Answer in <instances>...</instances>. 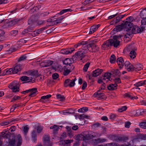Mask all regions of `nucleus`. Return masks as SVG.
<instances>
[{
  "label": "nucleus",
  "instance_id": "obj_1",
  "mask_svg": "<svg viewBox=\"0 0 146 146\" xmlns=\"http://www.w3.org/2000/svg\"><path fill=\"white\" fill-rule=\"evenodd\" d=\"M118 38L117 36H114L113 39L106 41L102 45V49L104 50L108 49L112 46H113L115 47H117L120 44L119 41L118 40Z\"/></svg>",
  "mask_w": 146,
  "mask_h": 146
},
{
  "label": "nucleus",
  "instance_id": "obj_2",
  "mask_svg": "<svg viewBox=\"0 0 146 146\" xmlns=\"http://www.w3.org/2000/svg\"><path fill=\"white\" fill-rule=\"evenodd\" d=\"M30 75L31 76L29 77L26 76H23L20 79L22 81L24 82V83H33L36 77L37 74L34 72H33L31 73Z\"/></svg>",
  "mask_w": 146,
  "mask_h": 146
},
{
  "label": "nucleus",
  "instance_id": "obj_3",
  "mask_svg": "<svg viewBox=\"0 0 146 146\" xmlns=\"http://www.w3.org/2000/svg\"><path fill=\"white\" fill-rule=\"evenodd\" d=\"M21 69V65L20 64H17L14 68H10L9 70H5L4 71V74L8 75L12 74H16L20 71Z\"/></svg>",
  "mask_w": 146,
  "mask_h": 146
},
{
  "label": "nucleus",
  "instance_id": "obj_4",
  "mask_svg": "<svg viewBox=\"0 0 146 146\" xmlns=\"http://www.w3.org/2000/svg\"><path fill=\"white\" fill-rule=\"evenodd\" d=\"M87 48L84 45H82V49H80L78 52L75 53V55L76 56V57L78 58L81 60H82L85 56L86 54L88 52L86 50Z\"/></svg>",
  "mask_w": 146,
  "mask_h": 146
},
{
  "label": "nucleus",
  "instance_id": "obj_5",
  "mask_svg": "<svg viewBox=\"0 0 146 146\" xmlns=\"http://www.w3.org/2000/svg\"><path fill=\"white\" fill-rule=\"evenodd\" d=\"M87 47L86 50L88 51L91 52H96L98 51L99 47L94 43H90L84 44Z\"/></svg>",
  "mask_w": 146,
  "mask_h": 146
},
{
  "label": "nucleus",
  "instance_id": "obj_6",
  "mask_svg": "<svg viewBox=\"0 0 146 146\" xmlns=\"http://www.w3.org/2000/svg\"><path fill=\"white\" fill-rule=\"evenodd\" d=\"M84 140H86L93 138L96 136L95 133L91 131H86L83 133Z\"/></svg>",
  "mask_w": 146,
  "mask_h": 146
},
{
  "label": "nucleus",
  "instance_id": "obj_7",
  "mask_svg": "<svg viewBox=\"0 0 146 146\" xmlns=\"http://www.w3.org/2000/svg\"><path fill=\"white\" fill-rule=\"evenodd\" d=\"M133 20V17H129L126 19V21L124 23L127 29L126 30V31H129V29L132 26V24L131 22Z\"/></svg>",
  "mask_w": 146,
  "mask_h": 146
},
{
  "label": "nucleus",
  "instance_id": "obj_8",
  "mask_svg": "<svg viewBox=\"0 0 146 146\" xmlns=\"http://www.w3.org/2000/svg\"><path fill=\"white\" fill-rule=\"evenodd\" d=\"M76 80V78L72 80H70L69 79L66 80L64 82V86L66 87L69 86L70 87L74 86L75 84V82Z\"/></svg>",
  "mask_w": 146,
  "mask_h": 146
},
{
  "label": "nucleus",
  "instance_id": "obj_9",
  "mask_svg": "<svg viewBox=\"0 0 146 146\" xmlns=\"http://www.w3.org/2000/svg\"><path fill=\"white\" fill-rule=\"evenodd\" d=\"M125 68L128 71H132L134 70V66L131 64L129 61H126L125 63Z\"/></svg>",
  "mask_w": 146,
  "mask_h": 146
},
{
  "label": "nucleus",
  "instance_id": "obj_10",
  "mask_svg": "<svg viewBox=\"0 0 146 146\" xmlns=\"http://www.w3.org/2000/svg\"><path fill=\"white\" fill-rule=\"evenodd\" d=\"M100 90H98L97 92L94 93V96L98 100L102 99H105L106 98L104 94L100 92Z\"/></svg>",
  "mask_w": 146,
  "mask_h": 146
},
{
  "label": "nucleus",
  "instance_id": "obj_11",
  "mask_svg": "<svg viewBox=\"0 0 146 146\" xmlns=\"http://www.w3.org/2000/svg\"><path fill=\"white\" fill-rule=\"evenodd\" d=\"M144 112V109H139L131 111V114L133 116H137L142 115V113Z\"/></svg>",
  "mask_w": 146,
  "mask_h": 146
},
{
  "label": "nucleus",
  "instance_id": "obj_12",
  "mask_svg": "<svg viewBox=\"0 0 146 146\" xmlns=\"http://www.w3.org/2000/svg\"><path fill=\"white\" fill-rule=\"evenodd\" d=\"M9 87L12 90L13 92H19V88L14 83H11L9 86Z\"/></svg>",
  "mask_w": 146,
  "mask_h": 146
},
{
  "label": "nucleus",
  "instance_id": "obj_13",
  "mask_svg": "<svg viewBox=\"0 0 146 146\" xmlns=\"http://www.w3.org/2000/svg\"><path fill=\"white\" fill-rule=\"evenodd\" d=\"M19 20L18 19H13L11 20L10 21H9V22L7 23V25L9 27H11L13 26L14 25L16 24Z\"/></svg>",
  "mask_w": 146,
  "mask_h": 146
},
{
  "label": "nucleus",
  "instance_id": "obj_14",
  "mask_svg": "<svg viewBox=\"0 0 146 146\" xmlns=\"http://www.w3.org/2000/svg\"><path fill=\"white\" fill-rule=\"evenodd\" d=\"M117 62L119 68H121L123 67L124 63L122 58L120 57L118 58Z\"/></svg>",
  "mask_w": 146,
  "mask_h": 146
},
{
  "label": "nucleus",
  "instance_id": "obj_15",
  "mask_svg": "<svg viewBox=\"0 0 146 146\" xmlns=\"http://www.w3.org/2000/svg\"><path fill=\"white\" fill-rule=\"evenodd\" d=\"M103 71L102 69H97L93 72L92 75L93 76L96 77L100 75Z\"/></svg>",
  "mask_w": 146,
  "mask_h": 146
},
{
  "label": "nucleus",
  "instance_id": "obj_16",
  "mask_svg": "<svg viewBox=\"0 0 146 146\" xmlns=\"http://www.w3.org/2000/svg\"><path fill=\"white\" fill-rule=\"evenodd\" d=\"M100 26V24L92 26L90 29L89 32V34H92L98 29L99 27Z\"/></svg>",
  "mask_w": 146,
  "mask_h": 146
},
{
  "label": "nucleus",
  "instance_id": "obj_17",
  "mask_svg": "<svg viewBox=\"0 0 146 146\" xmlns=\"http://www.w3.org/2000/svg\"><path fill=\"white\" fill-rule=\"evenodd\" d=\"M131 27H130L129 31H126L127 32V35L129 36H130L132 34H134L137 33V32H136V27H133L131 30Z\"/></svg>",
  "mask_w": 146,
  "mask_h": 146
},
{
  "label": "nucleus",
  "instance_id": "obj_18",
  "mask_svg": "<svg viewBox=\"0 0 146 146\" xmlns=\"http://www.w3.org/2000/svg\"><path fill=\"white\" fill-rule=\"evenodd\" d=\"M111 74L110 73H106L104 74L103 77V80L106 81V82L110 80Z\"/></svg>",
  "mask_w": 146,
  "mask_h": 146
},
{
  "label": "nucleus",
  "instance_id": "obj_19",
  "mask_svg": "<svg viewBox=\"0 0 146 146\" xmlns=\"http://www.w3.org/2000/svg\"><path fill=\"white\" fill-rule=\"evenodd\" d=\"M37 92V89L36 88L30 89V93L29 94V96L32 97L35 96L36 95Z\"/></svg>",
  "mask_w": 146,
  "mask_h": 146
},
{
  "label": "nucleus",
  "instance_id": "obj_20",
  "mask_svg": "<svg viewBox=\"0 0 146 146\" xmlns=\"http://www.w3.org/2000/svg\"><path fill=\"white\" fill-rule=\"evenodd\" d=\"M64 64L67 65L66 67L71 66L72 64V61L70 58H66L63 61Z\"/></svg>",
  "mask_w": 146,
  "mask_h": 146
},
{
  "label": "nucleus",
  "instance_id": "obj_21",
  "mask_svg": "<svg viewBox=\"0 0 146 146\" xmlns=\"http://www.w3.org/2000/svg\"><path fill=\"white\" fill-rule=\"evenodd\" d=\"M123 28L125 29V31L127 29L126 26H125L124 23H122L121 25L117 26L115 27V29L117 32L120 31Z\"/></svg>",
  "mask_w": 146,
  "mask_h": 146
},
{
  "label": "nucleus",
  "instance_id": "obj_22",
  "mask_svg": "<svg viewBox=\"0 0 146 146\" xmlns=\"http://www.w3.org/2000/svg\"><path fill=\"white\" fill-rule=\"evenodd\" d=\"M72 11L71 9H64L60 11L59 13L56 14L54 17H56L58 16V15H61L64 13L67 12H71Z\"/></svg>",
  "mask_w": 146,
  "mask_h": 146
},
{
  "label": "nucleus",
  "instance_id": "obj_23",
  "mask_svg": "<svg viewBox=\"0 0 146 146\" xmlns=\"http://www.w3.org/2000/svg\"><path fill=\"white\" fill-rule=\"evenodd\" d=\"M74 68L73 67V68L71 69L70 68H69V66L65 67L64 68L63 74L65 76L67 75L71 72V70H73Z\"/></svg>",
  "mask_w": 146,
  "mask_h": 146
},
{
  "label": "nucleus",
  "instance_id": "obj_24",
  "mask_svg": "<svg viewBox=\"0 0 146 146\" xmlns=\"http://www.w3.org/2000/svg\"><path fill=\"white\" fill-rule=\"evenodd\" d=\"M146 85V80H142L135 83L134 85L137 87Z\"/></svg>",
  "mask_w": 146,
  "mask_h": 146
},
{
  "label": "nucleus",
  "instance_id": "obj_25",
  "mask_svg": "<svg viewBox=\"0 0 146 146\" xmlns=\"http://www.w3.org/2000/svg\"><path fill=\"white\" fill-rule=\"evenodd\" d=\"M134 70L135 71L141 70L143 68V66L140 63H137L134 65Z\"/></svg>",
  "mask_w": 146,
  "mask_h": 146
},
{
  "label": "nucleus",
  "instance_id": "obj_26",
  "mask_svg": "<svg viewBox=\"0 0 146 146\" xmlns=\"http://www.w3.org/2000/svg\"><path fill=\"white\" fill-rule=\"evenodd\" d=\"M31 137L33 142H36L37 140L36 131H33L31 133Z\"/></svg>",
  "mask_w": 146,
  "mask_h": 146
},
{
  "label": "nucleus",
  "instance_id": "obj_27",
  "mask_svg": "<svg viewBox=\"0 0 146 146\" xmlns=\"http://www.w3.org/2000/svg\"><path fill=\"white\" fill-rule=\"evenodd\" d=\"M65 17L64 16H63L57 18L56 20L53 21L54 24H57L60 23Z\"/></svg>",
  "mask_w": 146,
  "mask_h": 146
},
{
  "label": "nucleus",
  "instance_id": "obj_28",
  "mask_svg": "<svg viewBox=\"0 0 146 146\" xmlns=\"http://www.w3.org/2000/svg\"><path fill=\"white\" fill-rule=\"evenodd\" d=\"M95 142L97 143H103L107 141V139L102 138H98L95 140Z\"/></svg>",
  "mask_w": 146,
  "mask_h": 146
},
{
  "label": "nucleus",
  "instance_id": "obj_29",
  "mask_svg": "<svg viewBox=\"0 0 146 146\" xmlns=\"http://www.w3.org/2000/svg\"><path fill=\"white\" fill-rule=\"evenodd\" d=\"M16 140L14 138L10 139L8 143L9 146H16Z\"/></svg>",
  "mask_w": 146,
  "mask_h": 146
},
{
  "label": "nucleus",
  "instance_id": "obj_30",
  "mask_svg": "<svg viewBox=\"0 0 146 146\" xmlns=\"http://www.w3.org/2000/svg\"><path fill=\"white\" fill-rule=\"evenodd\" d=\"M18 120V119L17 118L12 119L10 122L9 121H4L2 122L1 123V126L6 125L9 124L11 122H15L16 121H17Z\"/></svg>",
  "mask_w": 146,
  "mask_h": 146
},
{
  "label": "nucleus",
  "instance_id": "obj_31",
  "mask_svg": "<svg viewBox=\"0 0 146 146\" xmlns=\"http://www.w3.org/2000/svg\"><path fill=\"white\" fill-rule=\"evenodd\" d=\"M128 138L126 136H121L118 137L116 139L117 142L125 141L127 140Z\"/></svg>",
  "mask_w": 146,
  "mask_h": 146
},
{
  "label": "nucleus",
  "instance_id": "obj_32",
  "mask_svg": "<svg viewBox=\"0 0 146 146\" xmlns=\"http://www.w3.org/2000/svg\"><path fill=\"white\" fill-rule=\"evenodd\" d=\"M140 16L142 18H146V8L141 10L140 13Z\"/></svg>",
  "mask_w": 146,
  "mask_h": 146
},
{
  "label": "nucleus",
  "instance_id": "obj_33",
  "mask_svg": "<svg viewBox=\"0 0 146 146\" xmlns=\"http://www.w3.org/2000/svg\"><path fill=\"white\" fill-rule=\"evenodd\" d=\"M35 27V25L34 23H33L32 24L29 26L27 29L29 32H32L33 31L34 28Z\"/></svg>",
  "mask_w": 146,
  "mask_h": 146
},
{
  "label": "nucleus",
  "instance_id": "obj_34",
  "mask_svg": "<svg viewBox=\"0 0 146 146\" xmlns=\"http://www.w3.org/2000/svg\"><path fill=\"white\" fill-rule=\"evenodd\" d=\"M53 62L50 60H45L44 62V67H47L51 65Z\"/></svg>",
  "mask_w": 146,
  "mask_h": 146
},
{
  "label": "nucleus",
  "instance_id": "obj_35",
  "mask_svg": "<svg viewBox=\"0 0 146 146\" xmlns=\"http://www.w3.org/2000/svg\"><path fill=\"white\" fill-rule=\"evenodd\" d=\"M117 85L116 84H111L108 86V88L109 90H112L117 88Z\"/></svg>",
  "mask_w": 146,
  "mask_h": 146
},
{
  "label": "nucleus",
  "instance_id": "obj_36",
  "mask_svg": "<svg viewBox=\"0 0 146 146\" xmlns=\"http://www.w3.org/2000/svg\"><path fill=\"white\" fill-rule=\"evenodd\" d=\"M145 30V27L143 26L141 27L140 28L136 27L137 33H140L142 32Z\"/></svg>",
  "mask_w": 146,
  "mask_h": 146
},
{
  "label": "nucleus",
  "instance_id": "obj_37",
  "mask_svg": "<svg viewBox=\"0 0 146 146\" xmlns=\"http://www.w3.org/2000/svg\"><path fill=\"white\" fill-rule=\"evenodd\" d=\"M17 143L16 146H21L22 143V138L21 136L19 135L17 137Z\"/></svg>",
  "mask_w": 146,
  "mask_h": 146
},
{
  "label": "nucleus",
  "instance_id": "obj_38",
  "mask_svg": "<svg viewBox=\"0 0 146 146\" xmlns=\"http://www.w3.org/2000/svg\"><path fill=\"white\" fill-rule=\"evenodd\" d=\"M50 129H53V133L54 134H56L59 129V127L56 125H55L53 126H51L50 127Z\"/></svg>",
  "mask_w": 146,
  "mask_h": 146
},
{
  "label": "nucleus",
  "instance_id": "obj_39",
  "mask_svg": "<svg viewBox=\"0 0 146 146\" xmlns=\"http://www.w3.org/2000/svg\"><path fill=\"white\" fill-rule=\"evenodd\" d=\"M124 96L125 98H129L131 99H133V96L131 93H126L124 94Z\"/></svg>",
  "mask_w": 146,
  "mask_h": 146
},
{
  "label": "nucleus",
  "instance_id": "obj_40",
  "mask_svg": "<svg viewBox=\"0 0 146 146\" xmlns=\"http://www.w3.org/2000/svg\"><path fill=\"white\" fill-rule=\"evenodd\" d=\"M73 140H65L63 141L64 146H67L68 145H70V144L73 142Z\"/></svg>",
  "mask_w": 146,
  "mask_h": 146
},
{
  "label": "nucleus",
  "instance_id": "obj_41",
  "mask_svg": "<svg viewBox=\"0 0 146 146\" xmlns=\"http://www.w3.org/2000/svg\"><path fill=\"white\" fill-rule=\"evenodd\" d=\"M9 136V135L8 134L3 132H2L0 135V137L1 139L2 137L7 138Z\"/></svg>",
  "mask_w": 146,
  "mask_h": 146
},
{
  "label": "nucleus",
  "instance_id": "obj_42",
  "mask_svg": "<svg viewBox=\"0 0 146 146\" xmlns=\"http://www.w3.org/2000/svg\"><path fill=\"white\" fill-rule=\"evenodd\" d=\"M49 137L47 135H44L43 137V141L44 143H49Z\"/></svg>",
  "mask_w": 146,
  "mask_h": 146
},
{
  "label": "nucleus",
  "instance_id": "obj_43",
  "mask_svg": "<svg viewBox=\"0 0 146 146\" xmlns=\"http://www.w3.org/2000/svg\"><path fill=\"white\" fill-rule=\"evenodd\" d=\"M136 53L134 50H132L129 53V56L131 58L134 59L136 57Z\"/></svg>",
  "mask_w": 146,
  "mask_h": 146
},
{
  "label": "nucleus",
  "instance_id": "obj_44",
  "mask_svg": "<svg viewBox=\"0 0 146 146\" xmlns=\"http://www.w3.org/2000/svg\"><path fill=\"white\" fill-rule=\"evenodd\" d=\"M27 57L25 54L22 55L19 58L18 62H19L25 60Z\"/></svg>",
  "mask_w": 146,
  "mask_h": 146
},
{
  "label": "nucleus",
  "instance_id": "obj_45",
  "mask_svg": "<svg viewBox=\"0 0 146 146\" xmlns=\"http://www.w3.org/2000/svg\"><path fill=\"white\" fill-rule=\"evenodd\" d=\"M56 96L57 99L60 101L64 100L65 99V98L64 96L60 94H58L56 95Z\"/></svg>",
  "mask_w": 146,
  "mask_h": 146
},
{
  "label": "nucleus",
  "instance_id": "obj_46",
  "mask_svg": "<svg viewBox=\"0 0 146 146\" xmlns=\"http://www.w3.org/2000/svg\"><path fill=\"white\" fill-rule=\"evenodd\" d=\"M115 61V56L113 54L111 55L110 58V62L111 63H114Z\"/></svg>",
  "mask_w": 146,
  "mask_h": 146
},
{
  "label": "nucleus",
  "instance_id": "obj_47",
  "mask_svg": "<svg viewBox=\"0 0 146 146\" xmlns=\"http://www.w3.org/2000/svg\"><path fill=\"white\" fill-rule=\"evenodd\" d=\"M29 129V128L27 125L25 126L24 127L23 129L24 134L25 137L27 135V134Z\"/></svg>",
  "mask_w": 146,
  "mask_h": 146
},
{
  "label": "nucleus",
  "instance_id": "obj_48",
  "mask_svg": "<svg viewBox=\"0 0 146 146\" xmlns=\"http://www.w3.org/2000/svg\"><path fill=\"white\" fill-rule=\"evenodd\" d=\"M51 96L50 94H48L46 96H43L41 97V101L43 102V100H45V99H47L49 98H50Z\"/></svg>",
  "mask_w": 146,
  "mask_h": 146
},
{
  "label": "nucleus",
  "instance_id": "obj_49",
  "mask_svg": "<svg viewBox=\"0 0 146 146\" xmlns=\"http://www.w3.org/2000/svg\"><path fill=\"white\" fill-rule=\"evenodd\" d=\"M47 29L46 27H43L41 28L36 30V32L38 33V35L41 33L44 30L46 29Z\"/></svg>",
  "mask_w": 146,
  "mask_h": 146
},
{
  "label": "nucleus",
  "instance_id": "obj_50",
  "mask_svg": "<svg viewBox=\"0 0 146 146\" xmlns=\"http://www.w3.org/2000/svg\"><path fill=\"white\" fill-rule=\"evenodd\" d=\"M75 139L78 140H82V139L84 140V137L83 135H78L76 137Z\"/></svg>",
  "mask_w": 146,
  "mask_h": 146
},
{
  "label": "nucleus",
  "instance_id": "obj_51",
  "mask_svg": "<svg viewBox=\"0 0 146 146\" xmlns=\"http://www.w3.org/2000/svg\"><path fill=\"white\" fill-rule=\"evenodd\" d=\"M90 65V63L89 62H87L83 68V70L84 71L86 72L87 71Z\"/></svg>",
  "mask_w": 146,
  "mask_h": 146
},
{
  "label": "nucleus",
  "instance_id": "obj_52",
  "mask_svg": "<svg viewBox=\"0 0 146 146\" xmlns=\"http://www.w3.org/2000/svg\"><path fill=\"white\" fill-rule=\"evenodd\" d=\"M127 109V107L126 106H124L122 107L119 108L118 110V111L119 112H121L125 111Z\"/></svg>",
  "mask_w": 146,
  "mask_h": 146
},
{
  "label": "nucleus",
  "instance_id": "obj_53",
  "mask_svg": "<svg viewBox=\"0 0 146 146\" xmlns=\"http://www.w3.org/2000/svg\"><path fill=\"white\" fill-rule=\"evenodd\" d=\"M20 98H21V97L20 96H15L13 98V99L11 100V102H14L16 100H18L20 99Z\"/></svg>",
  "mask_w": 146,
  "mask_h": 146
},
{
  "label": "nucleus",
  "instance_id": "obj_54",
  "mask_svg": "<svg viewBox=\"0 0 146 146\" xmlns=\"http://www.w3.org/2000/svg\"><path fill=\"white\" fill-rule=\"evenodd\" d=\"M140 127L144 129H146V122H143L139 124Z\"/></svg>",
  "mask_w": 146,
  "mask_h": 146
},
{
  "label": "nucleus",
  "instance_id": "obj_55",
  "mask_svg": "<svg viewBox=\"0 0 146 146\" xmlns=\"http://www.w3.org/2000/svg\"><path fill=\"white\" fill-rule=\"evenodd\" d=\"M141 25L144 27H146V18H143L141 21Z\"/></svg>",
  "mask_w": 146,
  "mask_h": 146
},
{
  "label": "nucleus",
  "instance_id": "obj_56",
  "mask_svg": "<svg viewBox=\"0 0 146 146\" xmlns=\"http://www.w3.org/2000/svg\"><path fill=\"white\" fill-rule=\"evenodd\" d=\"M50 13L48 11H47L46 12H44L41 13L40 15L42 17H44L47 16Z\"/></svg>",
  "mask_w": 146,
  "mask_h": 146
},
{
  "label": "nucleus",
  "instance_id": "obj_57",
  "mask_svg": "<svg viewBox=\"0 0 146 146\" xmlns=\"http://www.w3.org/2000/svg\"><path fill=\"white\" fill-rule=\"evenodd\" d=\"M18 33V31L17 30L12 31L11 32V34L13 36H15L17 35Z\"/></svg>",
  "mask_w": 146,
  "mask_h": 146
},
{
  "label": "nucleus",
  "instance_id": "obj_58",
  "mask_svg": "<svg viewBox=\"0 0 146 146\" xmlns=\"http://www.w3.org/2000/svg\"><path fill=\"white\" fill-rule=\"evenodd\" d=\"M59 77L58 74L57 73H55L53 74L52 77L54 79H57Z\"/></svg>",
  "mask_w": 146,
  "mask_h": 146
},
{
  "label": "nucleus",
  "instance_id": "obj_59",
  "mask_svg": "<svg viewBox=\"0 0 146 146\" xmlns=\"http://www.w3.org/2000/svg\"><path fill=\"white\" fill-rule=\"evenodd\" d=\"M79 117L81 119H84V118H87L88 116L84 114H82L80 115Z\"/></svg>",
  "mask_w": 146,
  "mask_h": 146
},
{
  "label": "nucleus",
  "instance_id": "obj_60",
  "mask_svg": "<svg viewBox=\"0 0 146 146\" xmlns=\"http://www.w3.org/2000/svg\"><path fill=\"white\" fill-rule=\"evenodd\" d=\"M87 84L86 82H84L82 87V89L83 90H84L87 86Z\"/></svg>",
  "mask_w": 146,
  "mask_h": 146
},
{
  "label": "nucleus",
  "instance_id": "obj_61",
  "mask_svg": "<svg viewBox=\"0 0 146 146\" xmlns=\"http://www.w3.org/2000/svg\"><path fill=\"white\" fill-rule=\"evenodd\" d=\"M68 49H66L62 50L61 51V53L63 54H69V52L68 51Z\"/></svg>",
  "mask_w": 146,
  "mask_h": 146
},
{
  "label": "nucleus",
  "instance_id": "obj_62",
  "mask_svg": "<svg viewBox=\"0 0 146 146\" xmlns=\"http://www.w3.org/2000/svg\"><path fill=\"white\" fill-rule=\"evenodd\" d=\"M113 143H107L104 145H98V146H112L113 145Z\"/></svg>",
  "mask_w": 146,
  "mask_h": 146
},
{
  "label": "nucleus",
  "instance_id": "obj_63",
  "mask_svg": "<svg viewBox=\"0 0 146 146\" xmlns=\"http://www.w3.org/2000/svg\"><path fill=\"white\" fill-rule=\"evenodd\" d=\"M43 129L42 127H41L38 126L37 127V131L38 133H40Z\"/></svg>",
  "mask_w": 146,
  "mask_h": 146
},
{
  "label": "nucleus",
  "instance_id": "obj_64",
  "mask_svg": "<svg viewBox=\"0 0 146 146\" xmlns=\"http://www.w3.org/2000/svg\"><path fill=\"white\" fill-rule=\"evenodd\" d=\"M113 73L116 75H119L120 72L118 70L116 69L113 71Z\"/></svg>",
  "mask_w": 146,
  "mask_h": 146
}]
</instances>
